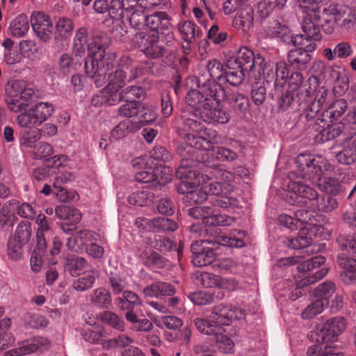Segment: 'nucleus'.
<instances>
[{
	"instance_id": "nucleus-1",
	"label": "nucleus",
	"mask_w": 356,
	"mask_h": 356,
	"mask_svg": "<svg viewBox=\"0 0 356 356\" xmlns=\"http://www.w3.org/2000/svg\"><path fill=\"white\" fill-rule=\"evenodd\" d=\"M200 90H191L186 95L187 104L195 108V115L207 123L225 124L230 115L220 103L226 99L223 86L200 81Z\"/></svg>"
},
{
	"instance_id": "nucleus-2",
	"label": "nucleus",
	"mask_w": 356,
	"mask_h": 356,
	"mask_svg": "<svg viewBox=\"0 0 356 356\" xmlns=\"http://www.w3.org/2000/svg\"><path fill=\"white\" fill-rule=\"evenodd\" d=\"M115 61V54L106 52L102 44L96 40L88 47V58L85 60L86 75L93 79L98 88L108 82L107 85L120 90L125 85L126 73L122 69L110 72Z\"/></svg>"
},
{
	"instance_id": "nucleus-3",
	"label": "nucleus",
	"mask_w": 356,
	"mask_h": 356,
	"mask_svg": "<svg viewBox=\"0 0 356 356\" xmlns=\"http://www.w3.org/2000/svg\"><path fill=\"white\" fill-rule=\"evenodd\" d=\"M296 163L302 179L312 182L316 180L318 188L321 191L332 195H337L344 191L338 179L321 177L325 172L332 170V165L325 157L302 153L297 156Z\"/></svg>"
},
{
	"instance_id": "nucleus-4",
	"label": "nucleus",
	"mask_w": 356,
	"mask_h": 356,
	"mask_svg": "<svg viewBox=\"0 0 356 356\" xmlns=\"http://www.w3.org/2000/svg\"><path fill=\"white\" fill-rule=\"evenodd\" d=\"M289 188L291 191L287 195V202L290 204L326 213L337 207L335 198L329 195L319 197L316 190L301 181H291Z\"/></svg>"
},
{
	"instance_id": "nucleus-5",
	"label": "nucleus",
	"mask_w": 356,
	"mask_h": 356,
	"mask_svg": "<svg viewBox=\"0 0 356 356\" xmlns=\"http://www.w3.org/2000/svg\"><path fill=\"white\" fill-rule=\"evenodd\" d=\"M218 134L216 130L207 128L202 124L195 134H187L186 140L177 147V154L180 158L191 161L192 163L200 162L196 150L213 151V143H216Z\"/></svg>"
},
{
	"instance_id": "nucleus-6",
	"label": "nucleus",
	"mask_w": 356,
	"mask_h": 356,
	"mask_svg": "<svg viewBox=\"0 0 356 356\" xmlns=\"http://www.w3.org/2000/svg\"><path fill=\"white\" fill-rule=\"evenodd\" d=\"M207 178H215L216 180L209 183H204L202 189L205 190L209 202L213 206L227 208L231 204L228 194L232 191V186L229 184L234 179V175L227 170L213 168L209 175H203Z\"/></svg>"
},
{
	"instance_id": "nucleus-7",
	"label": "nucleus",
	"mask_w": 356,
	"mask_h": 356,
	"mask_svg": "<svg viewBox=\"0 0 356 356\" xmlns=\"http://www.w3.org/2000/svg\"><path fill=\"white\" fill-rule=\"evenodd\" d=\"M6 90L8 94L6 99L8 108L15 113L25 111L35 95L33 89L27 87L26 83L20 80L13 81Z\"/></svg>"
},
{
	"instance_id": "nucleus-8",
	"label": "nucleus",
	"mask_w": 356,
	"mask_h": 356,
	"mask_svg": "<svg viewBox=\"0 0 356 356\" xmlns=\"http://www.w3.org/2000/svg\"><path fill=\"white\" fill-rule=\"evenodd\" d=\"M289 74L287 65L285 62L280 61L275 65V72H273L272 78L274 79V92L273 98L277 102V106L280 111H286L294 102V94L292 91L286 88V77Z\"/></svg>"
},
{
	"instance_id": "nucleus-9",
	"label": "nucleus",
	"mask_w": 356,
	"mask_h": 356,
	"mask_svg": "<svg viewBox=\"0 0 356 356\" xmlns=\"http://www.w3.org/2000/svg\"><path fill=\"white\" fill-rule=\"evenodd\" d=\"M196 163L181 158L180 165L176 170V177L181 180L177 186V191L181 194L188 195L191 189L203 184L204 179L203 174H200L195 169Z\"/></svg>"
},
{
	"instance_id": "nucleus-10",
	"label": "nucleus",
	"mask_w": 356,
	"mask_h": 356,
	"mask_svg": "<svg viewBox=\"0 0 356 356\" xmlns=\"http://www.w3.org/2000/svg\"><path fill=\"white\" fill-rule=\"evenodd\" d=\"M302 29L304 34H298L295 35H288L284 38L290 40L288 42L292 43L297 49H307V51H314L316 49V41H320L322 38L319 31V26L314 24L308 19H303Z\"/></svg>"
},
{
	"instance_id": "nucleus-11",
	"label": "nucleus",
	"mask_w": 356,
	"mask_h": 356,
	"mask_svg": "<svg viewBox=\"0 0 356 356\" xmlns=\"http://www.w3.org/2000/svg\"><path fill=\"white\" fill-rule=\"evenodd\" d=\"M54 111L51 104L40 102L18 115L17 122L20 127H38L52 115Z\"/></svg>"
},
{
	"instance_id": "nucleus-12",
	"label": "nucleus",
	"mask_w": 356,
	"mask_h": 356,
	"mask_svg": "<svg viewBox=\"0 0 356 356\" xmlns=\"http://www.w3.org/2000/svg\"><path fill=\"white\" fill-rule=\"evenodd\" d=\"M54 111L51 104L40 102L18 115L17 122L20 127H38L52 115Z\"/></svg>"
},
{
	"instance_id": "nucleus-13",
	"label": "nucleus",
	"mask_w": 356,
	"mask_h": 356,
	"mask_svg": "<svg viewBox=\"0 0 356 356\" xmlns=\"http://www.w3.org/2000/svg\"><path fill=\"white\" fill-rule=\"evenodd\" d=\"M296 95L298 101H300L298 104V109L300 111H302L301 118L310 121L316 117L321 108L325 103L327 90L324 88L319 90L314 99L309 95L308 92L305 94L298 92Z\"/></svg>"
},
{
	"instance_id": "nucleus-14",
	"label": "nucleus",
	"mask_w": 356,
	"mask_h": 356,
	"mask_svg": "<svg viewBox=\"0 0 356 356\" xmlns=\"http://www.w3.org/2000/svg\"><path fill=\"white\" fill-rule=\"evenodd\" d=\"M325 261V258L321 255L313 257L312 258L305 261L301 265V268L303 270L307 271L306 275H305L301 280L297 284V291L293 292V296H296V298H298L302 295V292L300 291V289H303L305 286H307L317 282L318 280L324 277L328 272V269L326 268H321L319 270L312 273V271L317 268H319Z\"/></svg>"
},
{
	"instance_id": "nucleus-15",
	"label": "nucleus",
	"mask_w": 356,
	"mask_h": 356,
	"mask_svg": "<svg viewBox=\"0 0 356 356\" xmlns=\"http://www.w3.org/2000/svg\"><path fill=\"white\" fill-rule=\"evenodd\" d=\"M145 26L155 35H164L167 44L174 41L170 18L165 12H156L145 17Z\"/></svg>"
},
{
	"instance_id": "nucleus-16",
	"label": "nucleus",
	"mask_w": 356,
	"mask_h": 356,
	"mask_svg": "<svg viewBox=\"0 0 356 356\" xmlns=\"http://www.w3.org/2000/svg\"><path fill=\"white\" fill-rule=\"evenodd\" d=\"M323 13L332 16L336 24L347 29L352 28L356 21L355 11L345 5L330 3L323 8Z\"/></svg>"
},
{
	"instance_id": "nucleus-17",
	"label": "nucleus",
	"mask_w": 356,
	"mask_h": 356,
	"mask_svg": "<svg viewBox=\"0 0 356 356\" xmlns=\"http://www.w3.org/2000/svg\"><path fill=\"white\" fill-rule=\"evenodd\" d=\"M346 327L344 318L337 316L327 320L316 332V340L322 342H332L337 340Z\"/></svg>"
},
{
	"instance_id": "nucleus-18",
	"label": "nucleus",
	"mask_w": 356,
	"mask_h": 356,
	"mask_svg": "<svg viewBox=\"0 0 356 356\" xmlns=\"http://www.w3.org/2000/svg\"><path fill=\"white\" fill-rule=\"evenodd\" d=\"M136 41L141 51L148 58H159L163 57L165 53V49L160 44L157 35L141 32L136 35Z\"/></svg>"
},
{
	"instance_id": "nucleus-19",
	"label": "nucleus",
	"mask_w": 356,
	"mask_h": 356,
	"mask_svg": "<svg viewBox=\"0 0 356 356\" xmlns=\"http://www.w3.org/2000/svg\"><path fill=\"white\" fill-rule=\"evenodd\" d=\"M172 170L169 167H164L161 173L163 176L161 177L159 179L158 175L155 170L149 168H145L144 170H140L135 174V180L138 182L148 184L147 188H152L154 191V188L158 186H164L165 184L170 182L172 179Z\"/></svg>"
},
{
	"instance_id": "nucleus-20",
	"label": "nucleus",
	"mask_w": 356,
	"mask_h": 356,
	"mask_svg": "<svg viewBox=\"0 0 356 356\" xmlns=\"http://www.w3.org/2000/svg\"><path fill=\"white\" fill-rule=\"evenodd\" d=\"M51 346L50 341L44 337H33L19 344L16 348L11 349L4 353V356H22L36 351L47 350Z\"/></svg>"
},
{
	"instance_id": "nucleus-21",
	"label": "nucleus",
	"mask_w": 356,
	"mask_h": 356,
	"mask_svg": "<svg viewBox=\"0 0 356 356\" xmlns=\"http://www.w3.org/2000/svg\"><path fill=\"white\" fill-rule=\"evenodd\" d=\"M30 22L33 30L41 41L47 42L51 40L53 24L48 15L41 12H33Z\"/></svg>"
},
{
	"instance_id": "nucleus-22",
	"label": "nucleus",
	"mask_w": 356,
	"mask_h": 356,
	"mask_svg": "<svg viewBox=\"0 0 356 356\" xmlns=\"http://www.w3.org/2000/svg\"><path fill=\"white\" fill-rule=\"evenodd\" d=\"M321 118H318L312 126V129L318 132L315 136L316 143H325L339 136L343 131L340 124H330L329 121L321 122Z\"/></svg>"
},
{
	"instance_id": "nucleus-23",
	"label": "nucleus",
	"mask_w": 356,
	"mask_h": 356,
	"mask_svg": "<svg viewBox=\"0 0 356 356\" xmlns=\"http://www.w3.org/2000/svg\"><path fill=\"white\" fill-rule=\"evenodd\" d=\"M226 65L221 63L219 60L212 59L208 61L207 65V72L209 73V78H207L204 74H202L197 78V83L198 89L200 90L201 83L200 81H205L207 83L211 85H220L221 86V81L225 75L224 72L225 71Z\"/></svg>"
},
{
	"instance_id": "nucleus-24",
	"label": "nucleus",
	"mask_w": 356,
	"mask_h": 356,
	"mask_svg": "<svg viewBox=\"0 0 356 356\" xmlns=\"http://www.w3.org/2000/svg\"><path fill=\"white\" fill-rule=\"evenodd\" d=\"M138 257L145 266L156 273H159L160 270L168 268L170 266V261L168 259L148 248L140 250Z\"/></svg>"
},
{
	"instance_id": "nucleus-25",
	"label": "nucleus",
	"mask_w": 356,
	"mask_h": 356,
	"mask_svg": "<svg viewBox=\"0 0 356 356\" xmlns=\"http://www.w3.org/2000/svg\"><path fill=\"white\" fill-rule=\"evenodd\" d=\"M97 236L98 235L92 231L88 229L80 230L68 238L66 245L72 251L82 252L86 250L88 243L97 241Z\"/></svg>"
},
{
	"instance_id": "nucleus-26",
	"label": "nucleus",
	"mask_w": 356,
	"mask_h": 356,
	"mask_svg": "<svg viewBox=\"0 0 356 356\" xmlns=\"http://www.w3.org/2000/svg\"><path fill=\"white\" fill-rule=\"evenodd\" d=\"M348 108V103L343 99L334 101L322 113L321 122L328 120L337 122Z\"/></svg>"
},
{
	"instance_id": "nucleus-27",
	"label": "nucleus",
	"mask_w": 356,
	"mask_h": 356,
	"mask_svg": "<svg viewBox=\"0 0 356 356\" xmlns=\"http://www.w3.org/2000/svg\"><path fill=\"white\" fill-rule=\"evenodd\" d=\"M245 72L242 68L236 65L234 62L228 60L224 72L225 75L221 81V86L225 83H229L232 86H239L244 79Z\"/></svg>"
},
{
	"instance_id": "nucleus-28",
	"label": "nucleus",
	"mask_w": 356,
	"mask_h": 356,
	"mask_svg": "<svg viewBox=\"0 0 356 356\" xmlns=\"http://www.w3.org/2000/svg\"><path fill=\"white\" fill-rule=\"evenodd\" d=\"M194 324L200 332L209 336L211 340L213 339L217 334H220V332H225L223 327L219 325L217 321L211 319V315L207 318H196L194 320Z\"/></svg>"
},
{
	"instance_id": "nucleus-29",
	"label": "nucleus",
	"mask_w": 356,
	"mask_h": 356,
	"mask_svg": "<svg viewBox=\"0 0 356 356\" xmlns=\"http://www.w3.org/2000/svg\"><path fill=\"white\" fill-rule=\"evenodd\" d=\"M353 49L350 44L341 41L335 44L333 49L327 47L323 51V56L329 61L336 58L345 59L352 55Z\"/></svg>"
},
{
	"instance_id": "nucleus-30",
	"label": "nucleus",
	"mask_w": 356,
	"mask_h": 356,
	"mask_svg": "<svg viewBox=\"0 0 356 356\" xmlns=\"http://www.w3.org/2000/svg\"><path fill=\"white\" fill-rule=\"evenodd\" d=\"M67 161L68 157L63 154L56 155L48 159L45 167L38 168L33 170V177L34 179L38 181L45 180L49 176L48 168L59 167Z\"/></svg>"
},
{
	"instance_id": "nucleus-31",
	"label": "nucleus",
	"mask_w": 356,
	"mask_h": 356,
	"mask_svg": "<svg viewBox=\"0 0 356 356\" xmlns=\"http://www.w3.org/2000/svg\"><path fill=\"white\" fill-rule=\"evenodd\" d=\"M303 49H293L288 54V61L294 69L305 70L310 62L312 56L310 52Z\"/></svg>"
},
{
	"instance_id": "nucleus-32",
	"label": "nucleus",
	"mask_w": 356,
	"mask_h": 356,
	"mask_svg": "<svg viewBox=\"0 0 356 356\" xmlns=\"http://www.w3.org/2000/svg\"><path fill=\"white\" fill-rule=\"evenodd\" d=\"M88 267V261L84 258L76 255L68 256L64 264L65 271L69 273L73 277L86 273Z\"/></svg>"
},
{
	"instance_id": "nucleus-33",
	"label": "nucleus",
	"mask_w": 356,
	"mask_h": 356,
	"mask_svg": "<svg viewBox=\"0 0 356 356\" xmlns=\"http://www.w3.org/2000/svg\"><path fill=\"white\" fill-rule=\"evenodd\" d=\"M234 23L235 27L241 29L243 32H248L254 24V10L246 4L243 6L240 13L234 17Z\"/></svg>"
},
{
	"instance_id": "nucleus-34",
	"label": "nucleus",
	"mask_w": 356,
	"mask_h": 356,
	"mask_svg": "<svg viewBox=\"0 0 356 356\" xmlns=\"http://www.w3.org/2000/svg\"><path fill=\"white\" fill-rule=\"evenodd\" d=\"M321 0H297L298 7L305 14L303 19H308L319 26L320 10L318 1Z\"/></svg>"
},
{
	"instance_id": "nucleus-35",
	"label": "nucleus",
	"mask_w": 356,
	"mask_h": 356,
	"mask_svg": "<svg viewBox=\"0 0 356 356\" xmlns=\"http://www.w3.org/2000/svg\"><path fill=\"white\" fill-rule=\"evenodd\" d=\"M136 223H140V225L150 224L154 229L161 232H174L178 228L175 220L164 217H157L152 220L138 218Z\"/></svg>"
},
{
	"instance_id": "nucleus-36",
	"label": "nucleus",
	"mask_w": 356,
	"mask_h": 356,
	"mask_svg": "<svg viewBox=\"0 0 356 356\" xmlns=\"http://www.w3.org/2000/svg\"><path fill=\"white\" fill-rule=\"evenodd\" d=\"M36 223L38 225L36 234L37 247L39 250L44 251L47 249L46 237L51 233V230L46 216L42 213L38 215Z\"/></svg>"
},
{
	"instance_id": "nucleus-37",
	"label": "nucleus",
	"mask_w": 356,
	"mask_h": 356,
	"mask_svg": "<svg viewBox=\"0 0 356 356\" xmlns=\"http://www.w3.org/2000/svg\"><path fill=\"white\" fill-rule=\"evenodd\" d=\"M135 0H111L108 4V14L115 19L126 16L127 13L132 8Z\"/></svg>"
},
{
	"instance_id": "nucleus-38",
	"label": "nucleus",
	"mask_w": 356,
	"mask_h": 356,
	"mask_svg": "<svg viewBox=\"0 0 356 356\" xmlns=\"http://www.w3.org/2000/svg\"><path fill=\"white\" fill-rule=\"evenodd\" d=\"M118 307L123 311H134V308L141 305L139 296L131 291H124L122 296L115 299Z\"/></svg>"
},
{
	"instance_id": "nucleus-39",
	"label": "nucleus",
	"mask_w": 356,
	"mask_h": 356,
	"mask_svg": "<svg viewBox=\"0 0 356 356\" xmlns=\"http://www.w3.org/2000/svg\"><path fill=\"white\" fill-rule=\"evenodd\" d=\"M90 301L96 307L109 309L112 305L111 293L106 289L100 287L90 294Z\"/></svg>"
},
{
	"instance_id": "nucleus-40",
	"label": "nucleus",
	"mask_w": 356,
	"mask_h": 356,
	"mask_svg": "<svg viewBox=\"0 0 356 356\" xmlns=\"http://www.w3.org/2000/svg\"><path fill=\"white\" fill-rule=\"evenodd\" d=\"M29 30V20L28 17L24 14L17 15L11 22L8 33L10 35L16 38L24 36Z\"/></svg>"
},
{
	"instance_id": "nucleus-41",
	"label": "nucleus",
	"mask_w": 356,
	"mask_h": 356,
	"mask_svg": "<svg viewBox=\"0 0 356 356\" xmlns=\"http://www.w3.org/2000/svg\"><path fill=\"white\" fill-rule=\"evenodd\" d=\"M253 55L254 53L250 49L242 47L238 49L236 57L229 60L234 62L236 65L242 68L244 71L249 72L254 67L252 63Z\"/></svg>"
},
{
	"instance_id": "nucleus-42",
	"label": "nucleus",
	"mask_w": 356,
	"mask_h": 356,
	"mask_svg": "<svg viewBox=\"0 0 356 356\" xmlns=\"http://www.w3.org/2000/svg\"><path fill=\"white\" fill-rule=\"evenodd\" d=\"M337 263L343 269L344 277L350 282H356V258H351L342 253L338 255Z\"/></svg>"
},
{
	"instance_id": "nucleus-43",
	"label": "nucleus",
	"mask_w": 356,
	"mask_h": 356,
	"mask_svg": "<svg viewBox=\"0 0 356 356\" xmlns=\"http://www.w3.org/2000/svg\"><path fill=\"white\" fill-rule=\"evenodd\" d=\"M74 29V24L72 19L67 17H60L55 26L54 40L62 41L67 39L72 35Z\"/></svg>"
},
{
	"instance_id": "nucleus-44",
	"label": "nucleus",
	"mask_w": 356,
	"mask_h": 356,
	"mask_svg": "<svg viewBox=\"0 0 356 356\" xmlns=\"http://www.w3.org/2000/svg\"><path fill=\"white\" fill-rule=\"evenodd\" d=\"M125 318L131 324V329L136 332H149L153 327L149 320L145 318H139L134 311L127 312Z\"/></svg>"
},
{
	"instance_id": "nucleus-45",
	"label": "nucleus",
	"mask_w": 356,
	"mask_h": 356,
	"mask_svg": "<svg viewBox=\"0 0 356 356\" xmlns=\"http://www.w3.org/2000/svg\"><path fill=\"white\" fill-rule=\"evenodd\" d=\"M98 40L101 42L99 38H94L88 44L87 40V30L85 28L79 29L75 34L74 38L73 51L77 56H81L84 54L86 48L88 49L89 44L95 40ZM88 56L87 57V58Z\"/></svg>"
},
{
	"instance_id": "nucleus-46",
	"label": "nucleus",
	"mask_w": 356,
	"mask_h": 356,
	"mask_svg": "<svg viewBox=\"0 0 356 356\" xmlns=\"http://www.w3.org/2000/svg\"><path fill=\"white\" fill-rule=\"evenodd\" d=\"M211 315L213 321H217L219 325L223 327L229 324L234 318V312L229 306L219 305L213 307Z\"/></svg>"
},
{
	"instance_id": "nucleus-47",
	"label": "nucleus",
	"mask_w": 356,
	"mask_h": 356,
	"mask_svg": "<svg viewBox=\"0 0 356 356\" xmlns=\"http://www.w3.org/2000/svg\"><path fill=\"white\" fill-rule=\"evenodd\" d=\"M183 39L188 43L193 42L196 37H201L202 31L195 22L186 20L179 26Z\"/></svg>"
},
{
	"instance_id": "nucleus-48",
	"label": "nucleus",
	"mask_w": 356,
	"mask_h": 356,
	"mask_svg": "<svg viewBox=\"0 0 356 356\" xmlns=\"http://www.w3.org/2000/svg\"><path fill=\"white\" fill-rule=\"evenodd\" d=\"M154 198V193L152 188H146L131 193L128 197L130 204L143 207L152 203Z\"/></svg>"
},
{
	"instance_id": "nucleus-49",
	"label": "nucleus",
	"mask_w": 356,
	"mask_h": 356,
	"mask_svg": "<svg viewBox=\"0 0 356 356\" xmlns=\"http://www.w3.org/2000/svg\"><path fill=\"white\" fill-rule=\"evenodd\" d=\"M288 0H261L257 6V14L261 19L266 18L275 7L282 9Z\"/></svg>"
},
{
	"instance_id": "nucleus-50",
	"label": "nucleus",
	"mask_w": 356,
	"mask_h": 356,
	"mask_svg": "<svg viewBox=\"0 0 356 356\" xmlns=\"http://www.w3.org/2000/svg\"><path fill=\"white\" fill-rule=\"evenodd\" d=\"M21 133L20 143L26 147H33L41 136L40 129L35 126L23 127Z\"/></svg>"
},
{
	"instance_id": "nucleus-51",
	"label": "nucleus",
	"mask_w": 356,
	"mask_h": 356,
	"mask_svg": "<svg viewBox=\"0 0 356 356\" xmlns=\"http://www.w3.org/2000/svg\"><path fill=\"white\" fill-rule=\"evenodd\" d=\"M337 161L343 165H350L356 161V145L344 141L343 149L336 155Z\"/></svg>"
},
{
	"instance_id": "nucleus-52",
	"label": "nucleus",
	"mask_w": 356,
	"mask_h": 356,
	"mask_svg": "<svg viewBox=\"0 0 356 356\" xmlns=\"http://www.w3.org/2000/svg\"><path fill=\"white\" fill-rule=\"evenodd\" d=\"M135 4L133 3V7L127 13V17L129 19V23L131 26L136 29H140L143 24H145V17L144 16V13L147 12V10L142 8V9H139V4L135 0Z\"/></svg>"
},
{
	"instance_id": "nucleus-53",
	"label": "nucleus",
	"mask_w": 356,
	"mask_h": 356,
	"mask_svg": "<svg viewBox=\"0 0 356 356\" xmlns=\"http://www.w3.org/2000/svg\"><path fill=\"white\" fill-rule=\"evenodd\" d=\"M138 122H134L127 119L120 122L112 131L111 136L115 139H120L126 136L129 133L134 132L140 128Z\"/></svg>"
},
{
	"instance_id": "nucleus-54",
	"label": "nucleus",
	"mask_w": 356,
	"mask_h": 356,
	"mask_svg": "<svg viewBox=\"0 0 356 356\" xmlns=\"http://www.w3.org/2000/svg\"><path fill=\"white\" fill-rule=\"evenodd\" d=\"M300 229V230L297 237L287 238L286 243L289 248L293 249H302L309 248L311 245L312 239L306 232V230L308 229L306 227H301Z\"/></svg>"
},
{
	"instance_id": "nucleus-55",
	"label": "nucleus",
	"mask_w": 356,
	"mask_h": 356,
	"mask_svg": "<svg viewBox=\"0 0 356 356\" xmlns=\"http://www.w3.org/2000/svg\"><path fill=\"white\" fill-rule=\"evenodd\" d=\"M217 257L213 247H209L207 250L195 256H193L192 263L197 267H203L213 264Z\"/></svg>"
},
{
	"instance_id": "nucleus-56",
	"label": "nucleus",
	"mask_w": 356,
	"mask_h": 356,
	"mask_svg": "<svg viewBox=\"0 0 356 356\" xmlns=\"http://www.w3.org/2000/svg\"><path fill=\"white\" fill-rule=\"evenodd\" d=\"M265 30L268 37L280 38L284 40L289 33L288 27L277 19L269 21L265 26Z\"/></svg>"
},
{
	"instance_id": "nucleus-57",
	"label": "nucleus",
	"mask_w": 356,
	"mask_h": 356,
	"mask_svg": "<svg viewBox=\"0 0 356 356\" xmlns=\"http://www.w3.org/2000/svg\"><path fill=\"white\" fill-rule=\"evenodd\" d=\"M329 305V300H318L312 301L302 312V316L310 319L321 314Z\"/></svg>"
},
{
	"instance_id": "nucleus-58",
	"label": "nucleus",
	"mask_w": 356,
	"mask_h": 356,
	"mask_svg": "<svg viewBox=\"0 0 356 356\" xmlns=\"http://www.w3.org/2000/svg\"><path fill=\"white\" fill-rule=\"evenodd\" d=\"M194 117H197L193 114L188 113L184 111L180 115V128L184 131H191V134H195L198 128H200L202 123L197 122Z\"/></svg>"
},
{
	"instance_id": "nucleus-59",
	"label": "nucleus",
	"mask_w": 356,
	"mask_h": 356,
	"mask_svg": "<svg viewBox=\"0 0 356 356\" xmlns=\"http://www.w3.org/2000/svg\"><path fill=\"white\" fill-rule=\"evenodd\" d=\"M223 333L224 332H220V334H217L211 341L215 343L216 348L220 352L231 353L234 350V344L231 339Z\"/></svg>"
},
{
	"instance_id": "nucleus-60",
	"label": "nucleus",
	"mask_w": 356,
	"mask_h": 356,
	"mask_svg": "<svg viewBox=\"0 0 356 356\" xmlns=\"http://www.w3.org/2000/svg\"><path fill=\"white\" fill-rule=\"evenodd\" d=\"M95 276L93 270L85 273L72 283V288L77 291H84L92 287L95 282Z\"/></svg>"
},
{
	"instance_id": "nucleus-61",
	"label": "nucleus",
	"mask_w": 356,
	"mask_h": 356,
	"mask_svg": "<svg viewBox=\"0 0 356 356\" xmlns=\"http://www.w3.org/2000/svg\"><path fill=\"white\" fill-rule=\"evenodd\" d=\"M31 236V223L29 221H22L17 227L13 238L23 245L26 244Z\"/></svg>"
},
{
	"instance_id": "nucleus-62",
	"label": "nucleus",
	"mask_w": 356,
	"mask_h": 356,
	"mask_svg": "<svg viewBox=\"0 0 356 356\" xmlns=\"http://www.w3.org/2000/svg\"><path fill=\"white\" fill-rule=\"evenodd\" d=\"M314 210L300 209L294 213L296 220H298V228L303 227L305 225H315L316 218L314 216Z\"/></svg>"
},
{
	"instance_id": "nucleus-63",
	"label": "nucleus",
	"mask_w": 356,
	"mask_h": 356,
	"mask_svg": "<svg viewBox=\"0 0 356 356\" xmlns=\"http://www.w3.org/2000/svg\"><path fill=\"white\" fill-rule=\"evenodd\" d=\"M336 291L335 284L330 281L319 284L314 291V296L318 300H328Z\"/></svg>"
},
{
	"instance_id": "nucleus-64",
	"label": "nucleus",
	"mask_w": 356,
	"mask_h": 356,
	"mask_svg": "<svg viewBox=\"0 0 356 356\" xmlns=\"http://www.w3.org/2000/svg\"><path fill=\"white\" fill-rule=\"evenodd\" d=\"M228 34L225 31L220 30L219 26L213 24L207 33V38L214 44L223 45L227 40Z\"/></svg>"
}]
</instances>
